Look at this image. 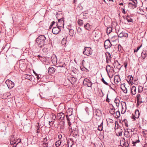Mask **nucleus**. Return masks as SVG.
<instances>
[{"instance_id":"e2e57ef3","label":"nucleus","mask_w":147,"mask_h":147,"mask_svg":"<svg viewBox=\"0 0 147 147\" xmlns=\"http://www.w3.org/2000/svg\"><path fill=\"white\" fill-rule=\"evenodd\" d=\"M136 117L135 115L132 114V118L134 120H136V119L135 117Z\"/></svg>"},{"instance_id":"de8ad7c7","label":"nucleus","mask_w":147,"mask_h":147,"mask_svg":"<svg viewBox=\"0 0 147 147\" xmlns=\"http://www.w3.org/2000/svg\"><path fill=\"white\" fill-rule=\"evenodd\" d=\"M101 81L105 84L108 86L109 85V84L105 81V80H104V79L103 78L101 79Z\"/></svg>"},{"instance_id":"412c9836","label":"nucleus","mask_w":147,"mask_h":147,"mask_svg":"<svg viewBox=\"0 0 147 147\" xmlns=\"http://www.w3.org/2000/svg\"><path fill=\"white\" fill-rule=\"evenodd\" d=\"M69 27V34L70 36H73L74 33V30L71 27L70 28Z\"/></svg>"},{"instance_id":"f704fd0d","label":"nucleus","mask_w":147,"mask_h":147,"mask_svg":"<svg viewBox=\"0 0 147 147\" xmlns=\"http://www.w3.org/2000/svg\"><path fill=\"white\" fill-rule=\"evenodd\" d=\"M61 143V140H58V141H57V142H56L55 144V145L57 147H59L60 146Z\"/></svg>"},{"instance_id":"f8f14e48","label":"nucleus","mask_w":147,"mask_h":147,"mask_svg":"<svg viewBox=\"0 0 147 147\" xmlns=\"http://www.w3.org/2000/svg\"><path fill=\"white\" fill-rule=\"evenodd\" d=\"M126 80L129 84L132 83L133 81V77L132 76H129L127 77Z\"/></svg>"},{"instance_id":"5701e85b","label":"nucleus","mask_w":147,"mask_h":147,"mask_svg":"<svg viewBox=\"0 0 147 147\" xmlns=\"http://www.w3.org/2000/svg\"><path fill=\"white\" fill-rule=\"evenodd\" d=\"M84 27L87 30H89L91 29V26L89 23H86L84 25Z\"/></svg>"},{"instance_id":"dca6fc26","label":"nucleus","mask_w":147,"mask_h":147,"mask_svg":"<svg viewBox=\"0 0 147 147\" xmlns=\"http://www.w3.org/2000/svg\"><path fill=\"white\" fill-rule=\"evenodd\" d=\"M124 142L123 145L125 147H128L129 144V139H127L126 140L124 139Z\"/></svg>"},{"instance_id":"680f3d73","label":"nucleus","mask_w":147,"mask_h":147,"mask_svg":"<svg viewBox=\"0 0 147 147\" xmlns=\"http://www.w3.org/2000/svg\"><path fill=\"white\" fill-rule=\"evenodd\" d=\"M136 97L137 98V99H139L141 97L140 94H138L136 96Z\"/></svg>"},{"instance_id":"c85d7f7f","label":"nucleus","mask_w":147,"mask_h":147,"mask_svg":"<svg viewBox=\"0 0 147 147\" xmlns=\"http://www.w3.org/2000/svg\"><path fill=\"white\" fill-rule=\"evenodd\" d=\"M112 28L111 27H108L107 29V33L108 34H109L112 31Z\"/></svg>"},{"instance_id":"e433bc0d","label":"nucleus","mask_w":147,"mask_h":147,"mask_svg":"<svg viewBox=\"0 0 147 147\" xmlns=\"http://www.w3.org/2000/svg\"><path fill=\"white\" fill-rule=\"evenodd\" d=\"M78 23L79 26H82L83 24V20L81 19L79 20L78 21Z\"/></svg>"},{"instance_id":"c9c22d12","label":"nucleus","mask_w":147,"mask_h":147,"mask_svg":"<svg viewBox=\"0 0 147 147\" xmlns=\"http://www.w3.org/2000/svg\"><path fill=\"white\" fill-rule=\"evenodd\" d=\"M114 102L116 104V105L117 107H118L119 105V103L120 101L117 98H115L114 100Z\"/></svg>"},{"instance_id":"2eb2a0df","label":"nucleus","mask_w":147,"mask_h":147,"mask_svg":"<svg viewBox=\"0 0 147 147\" xmlns=\"http://www.w3.org/2000/svg\"><path fill=\"white\" fill-rule=\"evenodd\" d=\"M35 128L36 130V133H40L41 129L39 126V123H37Z\"/></svg>"},{"instance_id":"ddd939ff","label":"nucleus","mask_w":147,"mask_h":147,"mask_svg":"<svg viewBox=\"0 0 147 147\" xmlns=\"http://www.w3.org/2000/svg\"><path fill=\"white\" fill-rule=\"evenodd\" d=\"M121 81L120 77L119 76L116 75L114 77V82L116 84L118 85L117 84Z\"/></svg>"},{"instance_id":"393cba45","label":"nucleus","mask_w":147,"mask_h":147,"mask_svg":"<svg viewBox=\"0 0 147 147\" xmlns=\"http://www.w3.org/2000/svg\"><path fill=\"white\" fill-rule=\"evenodd\" d=\"M140 142V141L139 139L138 140H137L134 141H132V143L133 144V146H136L137 143H139Z\"/></svg>"},{"instance_id":"39448f33","label":"nucleus","mask_w":147,"mask_h":147,"mask_svg":"<svg viewBox=\"0 0 147 147\" xmlns=\"http://www.w3.org/2000/svg\"><path fill=\"white\" fill-rule=\"evenodd\" d=\"M67 120V123L69 127H71L70 125L71 124V123L73 122L74 120V116L69 117L67 115H66Z\"/></svg>"},{"instance_id":"bb28decb","label":"nucleus","mask_w":147,"mask_h":147,"mask_svg":"<svg viewBox=\"0 0 147 147\" xmlns=\"http://www.w3.org/2000/svg\"><path fill=\"white\" fill-rule=\"evenodd\" d=\"M90 80L87 78H85L84 79L83 81V84L84 86H86V85L87 84L90 82Z\"/></svg>"},{"instance_id":"4be33fe9","label":"nucleus","mask_w":147,"mask_h":147,"mask_svg":"<svg viewBox=\"0 0 147 147\" xmlns=\"http://www.w3.org/2000/svg\"><path fill=\"white\" fill-rule=\"evenodd\" d=\"M118 40V36L117 35H114L111 38V41L113 42H115Z\"/></svg>"},{"instance_id":"7ed1b4c3","label":"nucleus","mask_w":147,"mask_h":147,"mask_svg":"<svg viewBox=\"0 0 147 147\" xmlns=\"http://www.w3.org/2000/svg\"><path fill=\"white\" fill-rule=\"evenodd\" d=\"M131 2L129 3V6L131 9H134L137 7V4L138 2L137 0H131Z\"/></svg>"},{"instance_id":"4468645a","label":"nucleus","mask_w":147,"mask_h":147,"mask_svg":"<svg viewBox=\"0 0 147 147\" xmlns=\"http://www.w3.org/2000/svg\"><path fill=\"white\" fill-rule=\"evenodd\" d=\"M56 69L52 67H50L49 68L48 72L50 74L54 73Z\"/></svg>"},{"instance_id":"49530a36","label":"nucleus","mask_w":147,"mask_h":147,"mask_svg":"<svg viewBox=\"0 0 147 147\" xmlns=\"http://www.w3.org/2000/svg\"><path fill=\"white\" fill-rule=\"evenodd\" d=\"M109 67L110 69H109V73L110 72H113V73L114 72V70L113 67H111L110 66V67Z\"/></svg>"},{"instance_id":"37998d69","label":"nucleus","mask_w":147,"mask_h":147,"mask_svg":"<svg viewBox=\"0 0 147 147\" xmlns=\"http://www.w3.org/2000/svg\"><path fill=\"white\" fill-rule=\"evenodd\" d=\"M120 113L119 111H118L116 112V115L117 117H116L117 118H119L120 116Z\"/></svg>"},{"instance_id":"9b49d317","label":"nucleus","mask_w":147,"mask_h":147,"mask_svg":"<svg viewBox=\"0 0 147 147\" xmlns=\"http://www.w3.org/2000/svg\"><path fill=\"white\" fill-rule=\"evenodd\" d=\"M65 116L64 114L61 112L57 114L56 118L62 120L64 119Z\"/></svg>"},{"instance_id":"a878e982","label":"nucleus","mask_w":147,"mask_h":147,"mask_svg":"<svg viewBox=\"0 0 147 147\" xmlns=\"http://www.w3.org/2000/svg\"><path fill=\"white\" fill-rule=\"evenodd\" d=\"M124 136L127 138H129L130 137V134L129 131H125L124 133Z\"/></svg>"},{"instance_id":"774afa93","label":"nucleus","mask_w":147,"mask_h":147,"mask_svg":"<svg viewBox=\"0 0 147 147\" xmlns=\"http://www.w3.org/2000/svg\"><path fill=\"white\" fill-rule=\"evenodd\" d=\"M56 118V117L55 115H54L53 114V115H52V118L53 119H54V120H55V118Z\"/></svg>"},{"instance_id":"3c124183","label":"nucleus","mask_w":147,"mask_h":147,"mask_svg":"<svg viewBox=\"0 0 147 147\" xmlns=\"http://www.w3.org/2000/svg\"><path fill=\"white\" fill-rule=\"evenodd\" d=\"M124 19L126 20L128 22H133V19L131 18H130V19H129L128 18H124Z\"/></svg>"},{"instance_id":"9d476101","label":"nucleus","mask_w":147,"mask_h":147,"mask_svg":"<svg viewBox=\"0 0 147 147\" xmlns=\"http://www.w3.org/2000/svg\"><path fill=\"white\" fill-rule=\"evenodd\" d=\"M105 55L106 59V63H108L109 61H111V59L112 57L110 53L109 52H106L105 53Z\"/></svg>"},{"instance_id":"4d7b16f0","label":"nucleus","mask_w":147,"mask_h":147,"mask_svg":"<svg viewBox=\"0 0 147 147\" xmlns=\"http://www.w3.org/2000/svg\"><path fill=\"white\" fill-rule=\"evenodd\" d=\"M31 76L30 75H27L26 76L25 78L28 80H30L31 79Z\"/></svg>"},{"instance_id":"052dcab7","label":"nucleus","mask_w":147,"mask_h":147,"mask_svg":"<svg viewBox=\"0 0 147 147\" xmlns=\"http://www.w3.org/2000/svg\"><path fill=\"white\" fill-rule=\"evenodd\" d=\"M123 37H127L128 36V34L127 33H123Z\"/></svg>"},{"instance_id":"0eeeda50","label":"nucleus","mask_w":147,"mask_h":147,"mask_svg":"<svg viewBox=\"0 0 147 147\" xmlns=\"http://www.w3.org/2000/svg\"><path fill=\"white\" fill-rule=\"evenodd\" d=\"M84 50L85 51L83 52V53L84 55H86L87 56H89L91 55L92 52L90 48L85 47Z\"/></svg>"},{"instance_id":"c03bdc74","label":"nucleus","mask_w":147,"mask_h":147,"mask_svg":"<svg viewBox=\"0 0 147 147\" xmlns=\"http://www.w3.org/2000/svg\"><path fill=\"white\" fill-rule=\"evenodd\" d=\"M138 103H139L140 104L142 103L143 101L142 100V97L138 99H137Z\"/></svg>"},{"instance_id":"7c9ffc66","label":"nucleus","mask_w":147,"mask_h":147,"mask_svg":"<svg viewBox=\"0 0 147 147\" xmlns=\"http://www.w3.org/2000/svg\"><path fill=\"white\" fill-rule=\"evenodd\" d=\"M88 12L86 13H83V18L84 19H87L88 18Z\"/></svg>"},{"instance_id":"ea45409f","label":"nucleus","mask_w":147,"mask_h":147,"mask_svg":"<svg viewBox=\"0 0 147 147\" xmlns=\"http://www.w3.org/2000/svg\"><path fill=\"white\" fill-rule=\"evenodd\" d=\"M115 109L114 108H112L110 110V112L112 115H113L115 114Z\"/></svg>"},{"instance_id":"f257e3e1","label":"nucleus","mask_w":147,"mask_h":147,"mask_svg":"<svg viewBox=\"0 0 147 147\" xmlns=\"http://www.w3.org/2000/svg\"><path fill=\"white\" fill-rule=\"evenodd\" d=\"M46 39V37L43 35H41L38 36L36 39V42L38 44L39 47H42L44 45Z\"/></svg>"},{"instance_id":"6e6d98bb","label":"nucleus","mask_w":147,"mask_h":147,"mask_svg":"<svg viewBox=\"0 0 147 147\" xmlns=\"http://www.w3.org/2000/svg\"><path fill=\"white\" fill-rule=\"evenodd\" d=\"M109 67H110V65H107L106 66V71H107V73L108 74H109V70L108 71V69H107V68Z\"/></svg>"},{"instance_id":"f3484780","label":"nucleus","mask_w":147,"mask_h":147,"mask_svg":"<svg viewBox=\"0 0 147 147\" xmlns=\"http://www.w3.org/2000/svg\"><path fill=\"white\" fill-rule=\"evenodd\" d=\"M131 92L132 94L134 95L136 93V88L135 86H133L131 88Z\"/></svg>"},{"instance_id":"69168bd1","label":"nucleus","mask_w":147,"mask_h":147,"mask_svg":"<svg viewBox=\"0 0 147 147\" xmlns=\"http://www.w3.org/2000/svg\"><path fill=\"white\" fill-rule=\"evenodd\" d=\"M58 138H59V140H60V139H61L62 138V136L61 135V134H59L58 135Z\"/></svg>"},{"instance_id":"473e14b6","label":"nucleus","mask_w":147,"mask_h":147,"mask_svg":"<svg viewBox=\"0 0 147 147\" xmlns=\"http://www.w3.org/2000/svg\"><path fill=\"white\" fill-rule=\"evenodd\" d=\"M94 147H103V146L100 143H96L94 144Z\"/></svg>"},{"instance_id":"c756f323","label":"nucleus","mask_w":147,"mask_h":147,"mask_svg":"<svg viewBox=\"0 0 147 147\" xmlns=\"http://www.w3.org/2000/svg\"><path fill=\"white\" fill-rule=\"evenodd\" d=\"M76 81V78L73 77L71 78L70 82L72 84H74Z\"/></svg>"},{"instance_id":"4c0bfd02","label":"nucleus","mask_w":147,"mask_h":147,"mask_svg":"<svg viewBox=\"0 0 147 147\" xmlns=\"http://www.w3.org/2000/svg\"><path fill=\"white\" fill-rule=\"evenodd\" d=\"M25 64L24 63H20L19 65V66L20 68L23 69L25 67Z\"/></svg>"},{"instance_id":"20e7f679","label":"nucleus","mask_w":147,"mask_h":147,"mask_svg":"<svg viewBox=\"0 0 147 147\" xmlns=\"http://www.w3.org/2000/svg\"><path fill=\"white\" fill-rule=\"evenodd\" d=\"M5 83L7 84L8 88L9 89H11L14 86V83L10 80L9 79L6 80Z\"/></svg>"},{"instance_id":"09e8293b","label":"nucleus","mask_w":147,"mask_h":147,"mask_svg":"<svg viewBox=\"0 0 147 147\" xmlns=\"http://www.w3.org/2000/svg\"><path fill=\"white\" fill-rule=\"evenodd\" d=\"M92 83L90 81V82H89L86 85V86H87L88 87H91L92 86Z\"/></svg>"},{"instance_id":"aec40b11","label":"nucleus","mask_w":147,"mask_h":147,"mask_svg":"<svg viewBox=\"0 0 147 147\" xmlns=\"http://www.w3.org/2000/svg\"><path fill=\"white\" fill-rule=\"evenodd\" d=\"M115 45H113L110 48H109V51L112 54L113 53L115 49Z\"/></svg>"},{"instance_id":"2f4dec72","label":"nucleus","mask_w":147,"mask_h":147,"mask_svg":"<svg viewBox=\"0 0 147 147\" xmlns=\"http://www.w3.org/2000/svg\"><path fill=\"white\" fill-rule=\"evenodd\" d=\"M72 111L68 110V111H67V115H67L69 117H70V116H72Z\"/></svg>"},{"instance_id":"8fccbe9b","label":"nucleus","mask_w":147,"mask_h":147,"mask_svg":"<svg viewBox=\"0 0 147 147\" xmlns=\"http://www.w3.org/2000/svg\"><path fill=\"white\" fill-rule=\"evenodd\" d=\"M61 123H62V125L61 126L60 128L63 129L64 128V125H65V122L64 121H63L61 122Z\"/></svg>"},{"instance_id":"6ab92c4d","label":"nucleus","mask_w":147,"mask_h":147,"mask_svg":"<svg viewBox=\"0 0 147 147\" xmlns=\"http://www.w3.org/2000/svg\"><path fill=\"white\" fill-rule=\"evenodd\" d=\"M95 113V115L98 117H100L102 115L101 111L100 110L98 109L96 110Z\"/></svg>"},{"instance_id":"423d86ee","label":"nucleus","mask_w":147,"mask_h":147,"mask_svg":"<svg viewBox=\"0 0 147 147\" xmlns=\"http://www.w3.org/2000/svg\"><path fill=\"white\" fill-rule=\"evenodd\" d=\"M112 45L109 39L105 41L104 47L106 49L110 48Z\"/></svg>"},{"instance_id":"b1692460","label":"nucleus","mask_w":147,"mask_h":147,"mask_svg":"<svg viewBox=\"0 0 147 147\" xmlns=\"http://www.w3.org/2000/svg\"><path fill=\"white\" fill-rule=\"evenodd\" d=\"M134 115L136 117H135L136 118H138L140 116V113L138 109H136L135 110V114Z\"/></svg>"},{"instance_id":"cd10ccee","label":"nucleus","mask_w":147,"mask_h":147,"mask_svg":"<svg viewBox=\"0 0 147 147\" xmlns=\"http://www.w3.org/2000/svg\"><path fill=\"white\" fill-rule=\"evenodd\" d=\"M117 36H118V38L119 37L120 38L122 37H123V32H120L119 30L117 32Z\"/></svg>"},{"instance_id":"0e129e2a","label":"nucleus","mask_w":147,"mask_h":147,"mask_svg":"<svg viewBox=\"0 0 147 147\" xmlns=\"http://www.w3.org/2000/svg\"><path fill=\"white\" fill-rule=\"evenodd\" d=\"M52 122V121H49V124L50 126H52L53 125V123L54 122V121L53 122V123H51Z\"/></svg>"},{"instance_id":"bf43d9fd","label":"nucleus","mask_w":147,"mask_h":147,"mask_svg":"<svg viewBox=\"0 0 147 147\" xmlns=\"http://www.w3.org/2000/svg\"><path fill=\"white\" fill-rule=\"evenodd\" d=\"M128 64L127 62V61H125L124 62V65L125 68L126 69L127 68V66Z\"/></svg>"},{"instance_id":"1a4fd4ad","label":"nucleus","mask_w":147,"mask_h":147,"mask_svg":"<svg viewBox=\"0 0 147 147\" xmlns=\"http://www.w3.org/2000/svg\"><path fill=\"white\" fill-rule=\"evenodd\" d=\"M64 24V23L63 21V18H61L58 20V22L57 23V26L61 28L62 27L63 28Z\"/></svg>"},{"instance_id":"f03ea898","label":"nucleus","mask_w":147,"mask_h":147,"mask_svg":"<svg viewBox=\"0 0 147 147\" xmlns=\"http://www.w3.org/2000/svg\"><path fill=\"white\" fill-rule=\"evenodd\" d=\"M10 143L11 145H13V147H16V145L21 142V140L20 139H17L18 142L17 143V141H15V139L14 136L13 135L9 137Z\"/></svg>"},{"instance_id":"603ef678","label":"nucleus","mask_w":147,"mask_h":147,"mask_svg":"<svg viewBox=\"0 0 147 147\" xmlns=\"http://www.w3.org/2000/svg\"><path fill=\"white\" fill-rule=\"evenodd\" d=\"M142 46V45H141L140 46L138 47L136 49H135L134 50V52L135 53L137 52L141 47Z\"/></svg>"},{"instance_id":"338daca9","label":"nucleus","mask_w":147,"mask_h":147,"mask_svg":"<svg viewBox=\"0 0 147 147\" xmlns=\"http://www.w3.org/2000/svg\"><path fill=\"white\" fill-rule=\"evenodd\" d=\"M122 12L124 14H125L126 13V12L125 10V9H122Z\"/></svg>"},{"instance_id":"a19ab883","label":"nucleus","mask_w":147,"mask_h":147,"mask_svg":"<svg viewBox=\"0 0 147 147\" xmlns=\"http://www.w3.org/2000/svg\"><path fill=\"white\" fill-rule=\"evenodd\" d=\"M69 128H70V129H71L72 131H78V129L77 128H74L72 130V127H69Z\"/></svg>"},{"instance_id":"864d4df0","label":"nucleus","mask_w":147,"mask_h":147,"mask_svg":"<svg viewBox=\"0 0 147 147\" xmlns=\"http://www.w3.org/2000/svg\"><path fill=\"white\" fill-rule=\"evenodd\" d=\"M80 68H81V69L82 71H85V70H86V72H88L89 71L88 70V69H87L86 68L84 67H82V68L81 67Z\"/></svg>"},{"instance_id":"79ce46f5","label":"nucleus","mask_w":147,"mask_h":147,"mask_svg":"<svg viewBox=\"0 0 147 147\" xmlns=\"http://www.w3.org/2000/svg\"><path fill=\"white\" fill-rule=\"evenodd\" d=\"M122 90H123V92L125 93H127V88L125 87L124 86V87H123V88H121Z\"/></svg>"},{"instance_id":"6e6552de","label":"nucleus","mask_w":147,"mask_h":147,"mask_svg":"<svg viewBox=\"0 0 147 147\" xmlns=\"http://www.w3.org/2000/svg\"><path fill=\"white\" fill-rule=\"evenodd\" d=\"M61 28L58 26L53 27L52 30V31L53 34H57L61 31Z\"/></svg>"},{"instance_id":"5fc2aeb1","label":"nucleus","mask_w":147,"mask_h":147,"mask_svg":"<svg viewBox=\"0 0 147 147\" xmlns=\"http://www.w3.org/2000/svg\"><path fill=\"white\" fill-rule=\"evenodd\" d=\"M103 129V126L101 125H98V130L100 131H101Z\"/></svg>"},{"instance_id":"58836bf2","label":"nucleus","mask_w":147,"mask_h":147,"mask_svg":"<svg viewBox=\"0 0 147 147\" xmlns=\"http://www.w3.org/2000/svg\"><path fill=\"white\" fill-rule=\"evenodd\" d=\"M82 31V29L80 27H78L77 29V32L78 34H80Z\"/></svg>"},{"instance_id":"a211bd4d","label":"nucleus","mask_w":147,"mask_h":147,"mask_svg":"<svg viewBox=\"0 0 147 147\" xmlns=\"http://www.w3.org/2000/svg\"><path fill=\"white\" fill-rule=\"evenodd\" d=\"M147 55V51L146 50H144L141 54L142 58L144 59L146 57Z\"/></svg>"},{"instance_id":"72a5a7b5","label":"nucleus","mask_w":147,"mask_h":147,"mask_svg":"<svg viewBox=\"0 0 147 147\" xmlns=\"http://www.w3.org/2000/svg\"><path fill=\"white\" fill-rule=\"evenodd\" d=\"M72 134L73 136L75 137H76L77 136H79L78 132L77 131H72Z\"/></svg>"},{"instance_id":"a18cd8bd","label":"nucleus","mask_w":147,"mask_h":147,"mask_svg":"<svg viewBox=\"0 0 147 147\" xmlns=\"http://www.w3.org/2000/svg\"><path fill=\"white\" fill-rule=\"evenodd\" d=\"M143 88L142 86H139L138 88V92H142L143 91Z\"/></svg>"},{"instance_id":"13d9d810","label":"nucleus","mask_w":147,"mask_h":147,"mask_svg":"<svg viewBox=\"0 0 147 147\" xmlns=\"http://www.w3.org/2000/svg\"><path fill=\"white\" fill-rule=\"evenodd\" d=\"M65 64L64 63H62V65H61L58 66V67H65Z\"/></svg>"}]
</instances>
